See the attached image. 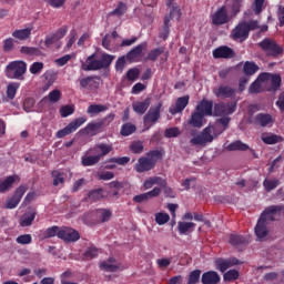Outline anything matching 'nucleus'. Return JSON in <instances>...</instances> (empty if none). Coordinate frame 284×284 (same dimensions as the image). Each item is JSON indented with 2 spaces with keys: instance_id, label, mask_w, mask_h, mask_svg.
Here are the masks:
<instances>
[{
  "instance_id": "15",
  "label": "nucleus",
  "mask_w": 284,
  "mask_h": 284,
  "mask_svg": "<svg viewBox=\"0 0 284 284\" xmlns=\"http://www.w3.org/2000/svg\"><path fill=\"white\" fill-rule=\"evenodd\" d=\"M68 34V26H63L57 30V32L48 34L44 40L45 48H50V45H54L58 41H61L63 37Z\"/></svg>"
},
{
  "instance_id": "16",
  "label": "nucleus",
  "mask_w": 284,
  "mask_h": 284,
  "mask_svg": "<svg viewBox=\"0 0 284 284\" xmlns=\"http://www.w3.org/2000/svg\"><path fill=\"white\" fill-rule=\"evenodd\" d=\"M250 123L260 128H267L274 123V118L270 113H257L250 120Z\"/></svg>"
},
{
  "instance_id": "55",
  "label": "nucleus",
  "mask_w": 284,
  "mask_h": 284,
  "mask_svg": "<svg viewBox=\"0 0 284 284\" xmlns=\"http://www.w3.org/2000/svg\"><path fill=\"white\" fill-rule=\"evenodd\" d=\"M281 140L282 138L276 134L262 138L263 143H266V145H275V143H281Z\"/></svg>"
},
{
  "instance_id": "58",
  "label": "nucleus",
  "mask_w": 284,
  "mask_h": 284,
  "mask_svg": "<svg viewBox=\"0 0 284 284\" xmlns=\"http://www.w3.org/2000/svg\"><path fill=\"white\" fill-rule=\"evenodd\" d=\"M145 146H143V142L142 141H135L132 142V144L130 145V151L133 154H141V152H143Z\"/></svg>"
},
{
  "instance_id": "22",
  "label": "nucleus",
  "mask_w": 284,
  "mask_h": 284,
  "mask_svg": "<svg viewBox=\"0 0 284 284\" xmlns=\"http://www.w3.org/2000/svg\"><path fill=\"white\" fill-rule=\"evenodd\" d=\"M144 48H148V43L145 42L138 44L136 47L131 49L125 55L128 61H130V63H136V61H139V57L143 54Z\"/></svg>"
},
{
  "instance_id": "42",
  "label": "nucleus",
  "mask_w": 284,
  "mask_h": 284,
  "mask_svg": "<svg viewBox=\"0 0 284 284\" xmlns=\"http://www.w3.org/2000/svg\"><path fill=\"white\" fill-rule=\"evenodd\" d=\"M281 182L277 179H265L263 181V187L266 192H272V190H276Z\"/></svg>"
},
{
  "instance_id": "8",
  "label": "nucleus",
  "mask_w": 284,
  "mask_h": 284,
  "mask_svg": "<svg viewBox=\"0 0 284 284\" xmlns=\"http://www.w3.org/2000/svg\"><path fill=\"white\" fill-rule=\"evenodd\" d=\"M213 109V116H230L236 112V103L219 102L214 104Z\"/></svg>"
},
{
  "instance_id": "41",
  "label": "nucleus",
  "mask_w": 284,
  "mask_h": 284,
  "mask_svg": "<svg viewBox=\"0 0 284 284\" xmlns=\"http://www.w3.org/2000/svg\"><path fill=\"white\" fill-rule=\"evenodd\" d=\"M161 54H165V47H160L151 50L148 53L146 60L148 61H156Z\"/></svg>"
},
{
  "instance_id": "43",
  "label": "nucleus",
  "mask_w": 284,
  "mask_h": 284,
  "mask_svg": "<svg viewBox=\"0 0 284 284\" xmlns=\"http://www.w3.org/2000/svg\"><path fill=\"white\" fill-rule=\"evenodd\" d=\"M134 132H136V125H134L130 122L124 123L120 130V134L122 136H130L131 134H134Z\"/></svg>"
},
{
  "instance_id": "12",
  "label": "nucleus",
  "mask_w": 284,
  "mask_h": 284,
  "mask_svg": "<svg viewBox=\"0 0 284 284\" xmlns=\"http://www.w3.org/2000/svg\"><path fill=\"white\" fill-rule=\"evenodd\" d=\"M258 81H262V83H271L270 90H273V92H276L277 89L281 88V75L278 74H272V73H261L258 75Z\"/></svg>"
},
{
  "instance_id": "34",
  "label": "nucleus",
  "mask_w": 284,
  "mask_h": 284,
  "mask_svg": "<svg viewBox=\"0 0 284 284\" xmlns=\"http://www.w3.org/2000/svg\"><path fill=\"white\" fill-rule=\"evenodd\" d=\"M125 12H128V4L124 2H119L115 9L109 12L108 17H118V19H121Z\"/></svg>"
},
{
  "instance_id": "23",
  "label": "nucleus",
  "mask_w": 284,
  "mask_h": 284,
  "mask_svg": "<svg viewBox=\"0 0 284 284\" xmlns=\"http://www.w3.org/2000/svg\"><path fill=\"white\" fill-rule=\"evenodd\" d=\"M202 284H220L221 283V275H219L215 271H207L202 274L201 277Z\"/></svg>"
},
{
  "instance_id": "56",
  "label": "nucleus",
  "mask_w": 284,
  "mask_h": 284,
  "mask_svg": "<svg viewBox=\"0 0 284 284\" xmlns=\"http://www.w3.org/2000/svg\"><path fill=\"white\" fill-rule=\"evenodd\" d=\"M181 135V130H179V128L173 126V128H169L164 131V136L166 139H176V136Z\"/></svg>"
},
{
  "instance_id": "49",
  "label": "nucleus",
  "mask_w": 284,
  "mask_h": 284,
  "mask_svg": "<svg viewBox=\"0 0 284 284\" xmlns=\"http://www.w3.org/2000/svg\"><path fill=\"white\" fill-rule=\"evenodd\" d=\"M51 176L53 179L54 187H57V185H61L65 183V179L63 178V173H61V171H57V170L52 171Z\"/></svg>"
},
{
  "instance_id": "33",
  "label": "nucleus",
  "mask_w": 284,
  "mask_h": 284,
  "mask_svg": "<svg viewBox=\"0 0 284 284\" xmlns=\"http://www.w3.org/2000/svg\"><path fill=\"white\" fill-rule=\"evenodd\" d=\"M105 111H108V105L105 104H90L87 109V114L93 118L97 116V114H101V112Z\"/></svg>"
},
{
  "instance_id": "18",
  "label": "nucleus",
  "mask_w": 284,
  "mask_h": 284,
  "mask_svg": "<svg viewBox=\"0 0 284 284\" xmlns=\"http://www.w3.org/2000/svg\"><path fill=\"white\" fill-rule=\"evenodd\" d=\"M234 57H236V52L227 45H221L213 50L214 59H234Z\"/></svg>"
},
{
  "instance_id": "53",
  "label": "nucleus",
  "mask_w": 284,
  "mask_h": 284,
  "mask_svg": "<svg viewBox=\"0 0 284 284\" xmlns=\"http://www.w3.org/2000/svg\"><path fill=\"white\" fill-rule=\"evenodd\" d=\"M43 68H45V64L43 62H33L30 65L29 71L31 74H41Z\"/></svg>"
},
{
  "instance_id": "13",
  "label": "nucleus",
  "mask_w": 284,
  "mask_h": 284,
  "mask_svg": "<svg viewBox=\"0 0 284 284\" xmlns=\"http://www.w3.org/2000/svg\"><path fill=\"white\" fill-rule=\"evenodd\" d=\"M59 239H61V241H64V243H77V241L81 239V234H79V231L74 229L61 227Z\"/></svg>"
},
{
  "instance_id": "50",
  "label": "nucleus",
  "mask_w": 284,
  "mask_h": 284,
  "mask_svg": "<svg viewBox=\"0 0 284 284\" xmlns=\"http://www.w3.org/2000/svg\"><path fill=\"white\" fill-rule=\"evenodd\" d=\"M241 8H243V0H231L232 17H236V14H239V12H241Z\"/></svg>"
},
{
  "instance_id": "24",
  "label": "nucleus",
  "mask_w": 284,
  "mask_h": 284,
  "mask_svg": "<svg viewBox=\"0 0 284 284\" xmlns=\"http://www.w3.org/2000/svg\"><path fill=\"white\" fill-rule=\"evenodd\" d=\"M268 223L265 222V220L258 219L256 225H255V236H257L258 241L261 239H265L267 234H270V230L267 229Z\"/></svg>"
},
{
  "instance_id": "48",
  "label": "nucleus",
  "mask_w": 284,
  "mask_h": 284,
  "mask_svg": "<svg viewBox=\"0 0 284 284\" xmlns=\"http://www.w3.org/2000/svg\"><path fill=\"white\" fill-rule=\"evenodd\" d=\"M60 232H61V227L54 225V226L47 229L43 232V237L44 239H54V236H58V239H59Z\"/></svg>"
},
{
  "instance_id": "29",
  "label": "nucleus",
  "mask_w": 284,
  "mask_h": 284,
  "mask_svg": "<svg viewBox=\"0 0 284 284\" xmlns=\"http://www.w3.org/2000/svg\"><path fill=\"white\" fill-rule=\"evenodd\" d=\"M229 243L236 250H241V247L247 245V239H245L243 235L231 234Z\"/></svg>"
},
{
  "instance_id": "37",
  "label": "nucleus",
  "mask_w": 284,
  "mask_h": 284,
  "mask_svg": "<svg viewBox=\"0 0 284 284\" xmlns=\"http://www.w3.org/2000/svg\"><path fill=\"white\" fill-rule=\"evenodd\" d=\"M21 88V83L19 82H11L7 87V97L10 99V101L14 100L17 97V91Z\"/></svg>"
},
{
  "instance_id": "30",
  "label": "nucleus",
  "mask_w": 284,
  "mask_h": 284,
  "mask_svg": "<svg viewBox=\"0 0 284 284\" xmlns=\"http://www.w3.org/2000/svg\"><path fill=\"white\" fill-rule=\"evenodd\" d=\"M205 119V115L203 113H200L196 109L191 114V119L189 120V125H192V128H199L203 125V121Z\"/></svg>"
},
{
  "instance_id": "46",
  "label": "nucleus",
  "mask_w": 284,
  "mask_h": 284,
  "mask_svg": "<svg viewBox=\"0 0 284 284\" xmlns=\"http://www.w3.org/2000/svg\"><path fill=\"white\" fill-rule=\"evenodd\" d=\"M239 276H241V274L237 270H230L224 273L223 278L225 283H233V281H239Z\"/></svg>"
},
{
  "instance_id": "10",
  "label": "nucleus",
  "mask_w": 284,
  "mask_h": 284,
  "mask_svg": "<svg viewBox=\"0 0 284 284\" xmlns=\"http://www.w3.org/2000/svg\"><path fill=\"white\" fill-rule=\"evenodd\" d=\"M211 20L213 26H225V23H230L232 18L227 13V7L222 6L217 9L215 13L211 16Z\"/></svg>"
},
{
  "instance_id": "35",
  "label": "nucleus",
  "mask_w": 284,
  "mask_h": 284,
  "mask_svg": "<svg viewBox=\"0 0 284 284\" xmlns=\"http://www.w3.org/2000/svg\"><path fill=\"white\" fill-rule=\"evenodd\" d=\"M101 161L100 155H83L81 158V163L83 168H90L92 165H97Z\"/></svg>"
},
{
  "instance_id": "54",
  "label": "nucleus",
  "mask_w": 284,
  "mask_h": 284,
  "mask_svg": "<svg viewBox=\"0 0 284 284\" xmlns=\"http://www.w3.org/2000/svg\"><path fill=\"white\" fill-rule=\"evenodd\" d=\"M126 64H128V57L126 55H122V57L118 58V60L115 62V71L116 72H123V70H125Z\"/></svg>"
},
{
  "instance_id": "11",
  "label": "nucleus",
  "mask_w": 284,
  "mask_h": 284,
  "mask_svg": "<svg viewBox=\"0 0 284 284\" xmlns=\"http://www.w3.org/2000/svg\"><path fill=\"white\" fill-rule=\"evenodd\" d=\"M231 39L233 41H240V43H243L244 41H247L250 39V31L247 27H245L244 22H240L231 32Z\"/></svg>"
},
{
  "instance_id": "57",
  "label": "nucleus",
  "mask_w": 284,
  "mask_h": 284,
  "mask_svg": "<svg viewBox=\"0 0 284 284\" xmlns=\"http://www.w3.org/2000/svg\"><path fill=\"white\" fill-rule=\"evenodd\" d=\"M261 83H263V81L257 79L251 83V85L248 87V93L250 94H261Z\"/></svg>"
},
{
  "instance_id": "32",
  "label": "nucleus",
  "mask_w": 284,
  "mask_h": 284,
  "mask_svg": "<svg viewBox=\"0 0 284 284\" xmlns=\"http://www.w3.org/2000/svg\"><path fill=\"white\" fill-rule=\"evenodd\" d=\"M226 150H229V152H247V150H250V145H247L246 143H243V141L241 140H236L232 143H230L226 148Z\"/></svg>"
},
{
  "instance_id": "27",
  "label": "nucleus",
  "mask_w": 284,
  "mask_h": 284,
  "mask_svg": "<svg viewBox=\"0 0 284 284\" xmlns=\"http://www.w3.org/2000/svg\"><path fill=\"white\" fill-rule=\"evenodd\" d=\"M14 183H17V175H9L0 182V194H6L9 190H12Z\"/></svg>"
},
{
  "instance_id": "7",
  "label": "nucleus",
  "mask_w": 284,
  "mask_h": 284,
  "mask_svg": "<svg viewBox=\"0 0 284 284\" xmlns=\"http://www.w3.org/2000/svg\"><path fill=\"white\" fill-rule=\"evenodd\" d=\"M258 45L266 52L267 57H278V54H283V48L277 45L274 40L266 38L262 40Z\"/></svg>"
},
{
  "instance_id": "21",
  "label": "nucleus",
  "mask_w": 284,
  "mask_h": 284,
  "mask_svg": "<svg viewBox=\"0 0 284 284\" xmlns=\"http://www.w3.org/2000/svg\"><path fill=\"white\" fill-rule=\"evenodd\" d=\"M190 104V95L178 98L175 105L169 109L170 114H179Z\"/></svg>"
},
{
  "instance_id": "61",
  "label": "nucleus",
  "mask_w": 284,
  "mask_h": 284,
  "mask_svg": "<svg viewBox=\"0 0 284 284\" xmlns=\"http://www.w3.org/2000/svg\"><path fill=\"white\" fill-rule=\"evenodd\" d=\"M16 243H18V245H30V243H32V235L30 234L20 235L16 239Z\"/></svg>"
},
{
  "instance_id": "6",
  "label": "nucleus",
  "mask_w": 284,
  "mask_h": 284,
  "mask_svg": "<svg viewBox=\"0 0 284 284\" xmlns=\"http://www.w3.org/2000/svg\"><path fill=\"white\" fill-rule=\"evenodd\" d=\"M161 108H163V103H158L155 106H152L148 113L143 118V123L146 130L152 128V124L156 123L159 119H161Z\"/></svg>"
},
{
  "instance_id": "4",
  "label": "nucleus",
  "mask_w": 284,
  "mask_h": 284,
  "mask_svg": "<svg viewBox=\"0 0 284 284\" xmlns=\"http://www.w3.org/2000/svg\"><path fill=\"white\" fill-rule=\"evenodd\" d=\"M28 72V64L23 61H12L6 67V77L8 79H19L23 81V74Z\"/></svg>"
},
{
  "instance_id": "17",
  "label": "nucleus",
  "mask_w": 284,
  "mask_h": 284,
  "mask_svg": "<svg viewBox=\"0 0 284 284\" xmlns=\"http://www.w3.org/2000/svg\"><path fill=\"white\" fill-rule=\"evenodd\" d=\"M155 165V161L150 160L148 156H142L135 164V171L139 172V174H143V172H150V170H154Z\"/></svg>"
},
{
  "instance_id": "59",
  "label": "nucleus",
  "mask_w": 284,
  "mask_h": 284,
  "mask_svg": "<svg viewBox=\"0 0 284 284\" xmlns=\"http://www.w3.org/2000/svg\"><path fill=\"white\" fill-rule=\"evenodd\" d=\"M100 267L104 271V272H118V270H120V266L116 264H110L109 262H100Z\"/></svg>"
},
{
  "instance_id": "63",
  "label": "nucleus",
  "mask_w": 284,
  "mask_h": 284,
  "mask_svg": "<svg viewBox=\"0 0 284 284\" xmlns=\"http://www.w3.org/2000/svg\"><path fill=\"white\" fill-rule=\"evenodd\" d=\"M140 74H141V71L138 68H132L128 70L126 79L128 81H136Z\"/></svg>"
},
{
  "instance_id": "38",
  "label": "nucleus",
  "mask_w": 284,
  "mask_h": 284,
  "mask_svg": "<svg viewBox=\"0 0 284 284\" xmlns=\"http://www.w3.org/2000/svg\"><path fill=\"white\" fill-rule=\"evenodd\" d=\"M243 72L246 77H252L258 72V67L254 62L246 61L243 65Z\"/></svg>"
},
{
  "instance_id": "3",
  "label": "nucleus",
  "mask_w": 284,
  "mask_h": 284,
  "mask_svg": "<svg viewBox=\"0 0 284 284\" xmlns=\"http://www.w3.org/2000/svg\"><path fill=\"white\" fill-rule=\"evenodd\" d=\"M82 219L85 225H99L101 223H108V221L112 219V211L110 209H98L95 211L84 213Z\"/></svg>"
},
{
  "instance_id": "39",
  "label": "nucleus",
  "mask_w": 284,
  "mask_h": 284,
  "mask_svg": "<svg viewBox=\"0 0 284 284\" xmlns=\"http://www.w3.org/2000/svg\"><path fill=\"white\" fill-rule=\"evenodd\" d=\"M196 224L194 222H179L178 230L180 234H185L186 232H194Z\"/></svg>"
},
{
  "instance_id": "36",
  "label": "nucleus",
  "mask_w": 284,
  "mask_h": 284,
  "mask_svg": "<svg viewBox=\"0 0 284 284\" xmlns=\"http://www.w3.org/2000/svg\"><path fill=\"white\" fill-rule=\"evenodd\" d=\"M34 219H37V213H26L20 220V226L30 227V225H32V223L34 222Z\"/></svg>"
},
{
  "instance_id": "64",
  "label": "nucleus",
  "mask_w": 284,
  "mask_h": 284,
  "mask_svg": "<svg viewBox=\"0 0 284 284\" xmlns=\"http://www.w3.org/2000/svg\"><path fill=\"white\" fill-rule=\"evenodd\" d=\"M60 114H61L62 119H65L72 114H74V106H72V105L61 106Z\"/></svg>"
},
{
  "instance_id": "51",
  "label": "nucleus",
  "mask_w": 284,
  "mask_h": 284,
  "mask_svg": "<svg viewBox=\"0 0 284 284\" xmlns=\"http://www.w3.org/2000/svg\"><path fill=\"white\" fill-rule=\"evenodd\" d=\"M215 266L216 270H219L220 272H227V270H230V261L229 260H223V258H217L215 260Z\"/></svg>"
},
{
  "instance_id": "60",
  "label": "nucleus",
  "mask_w": 284,
  "mask_h": 284,
  "mask_svg": "<svg viewBox=\"0 0 284 284\" xmlns=\"http://www.w3.org/2000/svg\"><path fill=\"white\" fill-rule=\"evenodd\" d=\"M146 158H149V160L154 161L156 163L159 159H163V151L151 150L146 153Z\"/></svg>"
},
{
  "instance_id": "20",
  "label": "nucleus",
  "mask_w": 284,
  "mask_h": 284,
  "mask_svg": "<svg viewBox=\"0 0 284 284\" xmlns=\"http://www.w3.org/2000/svg\"><path fill=\"white\" fill-rule=\"evenodd\" d=\"M213 94L217 99H232L236 94V89L230 85H220L217 89L213 90Z\"/></svg>"
},
{
  "instance_id": "52",
  "label": "nucleus",
  "mask_w": 284,
  "mask_h": 284,
  "mask_svg": "<svg viewBox=\"0 0 284 284\" xmlns=\"http://www.w3.org/2000/svg\"><path fill=\"white\" fill-rule=\"evenodd\" d=\"M201 281V270H194L189 274L186 284H196Z\"/></svg>"
},
{
  "instance_id": "45",
  "label": "nucleus",
  "mask_w": 284,
  "mask_h": 284,
  "mask_svg": "<svg viewBox=\"0 0 284 284\" xmlns=\"http://www.w3.org/2000/svg\"><path fill=\"white\" fill-rule=\"evenodd\" d=\"M97 256H99V248L97 246H89L83 254L84 261H92Z\"/></svg>"
},
{
  "instance_id": "2",
  "label": "nucleus",
  "mask_w": 284,
  "mask_h": 284,
  "mask_svg": "<svg viewBox=\"0 0 284 284\" xmlns=\"http://www.w3.org/2000/svg\"><path fill=\"white\" fill-rule=\"evenodd\" d=\"M221 134H223V130L216 128V125L214 124H209L206 128L202 130L201 133H199L197 135H194L190 140V144L201 145V148H205L207 143H212V141L221 136Z\"/></svg>"
},
{
  "instance_id": "19",
  "label": "nucleus",
  "mask_w": 284,
  "mask_h": 284,
  "mask_svg": "<svg viewBox=\"0 0 284 284\" xmlns=\"http://www.w3.org/2000/svg\"><path fill=\"white\" fill-rule=\"evenodd\" d=\"M195 110L204 116H213L214 102L212 100L203 99L200 103H197Z\"/></svg>"
},
{
  "instance_id": "62",
  "label": "nucleus",
  "mask_w": 284,
  "mask_h": 284,
  "mask_svg": "<svg viewBox=\"0 0 284 284\" xmlns=\"http://www.w3.org/2000/svg\"><path fill=\"white\" fill-rule=\"evenodd\" d=\"M170 221V214L168 213H156L155 214V223L158 225H165Z\"/></svg>"
},
{
  "instance_id": "28",
  "label": "nucleus",
  "mask_w": 284,
  "mask_h": 284,
  "mask_svg": "<svg viewBox=\"0 0 284 284\" xmlns=\"http://www.w3.org/2000/svg\"><path fill=\"white\" fill-rule=\"evenodd\" d=\"M103 122L98 121V122H90L87 124V126L83 129L84 134H90L91 136L97 135L98 132H101L103 130Z\"/></svg>"
},
{
  "instance_id": "5",
  "label": "nucleus",
  "mask_w": 284,
  "mask_h": 284,
  "mask_svg": "<svg viewBox=\"0 0 284 284\" xmlns=\"http://www.w3.org/2000/svg\"><path fill=\"white\" fill-rule=\"evenodd\" d=\"M87 121L88 119L85 116L74 119L67 126L55 133L57 139H63L73 132H77L78 128H81V125H83V123Z\"/></svg>"
},
{
  "instance_id": "9",
  "label": "nucleus",
  "mask_w": 284,
  "mask_h": 284,
  "mask_svg": "<svg viewBox=\"0 0 284 284\" xmlns=\"http://www.w3.org/2000/svg\"><path fill=\"white\" fill-rule=\"evenodd\" d=\"M284 212V205H271L267 206L261 214L260 219L266 223L276 221V216H281Z\"/></svg>"
},
{
  "instance_id": "40",
  "label": "nucleus",
  "mask_w": 284,
  "mask_h": 284,
  "mask_svg": "<svg viewBox=\"0 0 284 284\" xmlns=\"http://www.w3.org/2000/svg\"><path fill=\"white\" fill-rule=\"evenodd\" d=\"M30 34H32V29H20L16 30L12 33L14 39H19L20 41H26V39H30Z\"/></svg>"
},
{
  "instance_id": "44",
  "label": "nucleus",
  "mask_w": 284,
  "mask_h": 284,
  "mask_svg": "<svg viewBox=\"0 0 284 284\" xmlns=\"http://www.w3.org/2000/svg\"><path fill=\"white\" fill-rule=\"evenodd\" d=\"M20 52L29 57H41V49L37 47H21Z\"/></svg>"
},
{
  "instance_id": "31",
  "label": "nucleus",
  "mask_w": 284,
  "mask_h": 284,
  "mask_svg": "<svg viewBox=\"0 0 284 284\" xmlns=\"http://www.w3.org/2000/svg\"><path fill=\"white\" fill-rule=\"evenodd\" d=\"M102 199H105L103 189H93L87 194V201H89L90 203H97Z\"/></svg>"
},
{
  "instance_id": "25",
  "label": "nucleus",
  "mask_w": 284,
  "mask_h": 284,
  "mask_svg": "<svg viewBox=\"0 0 284 284\" xmlns=\"http://www.w3.org/2000/svg\"><path fill=\"white\" fill-rule=\"evenodd\" d=\"M151 104H152V98H146L143 101L133 102L132 108L136 112V114H145V112H148Z\"/></svg>"
},
{
  "instance_id": "47",
  "label": "nucleus",
  "mask_w": 284,
  "mask_h": 284,
  "mask_svg": "<svg viewBox=\"0 0 284 284\" xmlns=\"http://www.w3.org/2000/svg\"><path fill=\"white\" fill-rule=\"evenodd\" d=\"M170 17H164V23L162 26V30L160 32V39H168L170 37Z\"/></svg>"
},
{
  "instance_id": "26",
  "label": "nucleus",
  "mask_w": 284,
  "mask_h": 284,
  "mask_svg": "<svg viewBox=\"0 0 284 284\" xmlns=\"http://www.w3.org/2000/svg\"><path fill=\"white\" fill-rule=\"evenodd\" d=\"M114 150V146L112 144L108 143H98L94 145L93 151L97 153L98 156H100V160L103 159V156H108L110 152Z\"/></svg>"
},
{
  "instance_id": "14",
  "label": "nucleus",
  "mask_w": 284,
  "mask_h": 284,
  "mask_svg": "<svg viewBox=\"0 0 284 284\" xmlns=\"http://www.w3.org/2000/svg\"><path fill=\"white\" fill-rule=\"evenodd\" d=\"M26 192H28V187H26L24 185L19 186L16 190L13 196L7 201L6 209L14 210V207H17L19 203H21V200L23 199V194H26Z\"/></svg>"
},
{
  "instance_id": "1",
  "label": "nucleus",
  "mask_w": 284,
  "mask_h": 284,
  "mask_svg": "<svg viewBox=\"0 0 284 284\" xmlns=\"http://www.w3.org/2000/svg\"><path fill=\"white\" fill-rule=\"evenodd\" d=\"M115 57L109 53H101L97 59V53H93L87 58L85 64L82 65L84 72H92L97 70H108L112 65Z\"/></svg>"
}]
</instances>
